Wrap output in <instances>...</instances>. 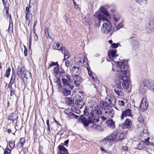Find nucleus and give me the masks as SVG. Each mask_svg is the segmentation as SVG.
Here are the masks:
<instances>
[{"mask_svg":"<svg viewBox=\"0 0 154 154\" xmlns=\"http://www.w3.org/2000/svg\"><path fill=\"white\" fill-rule=\"evenodd\" d=\"M120 65L119 66L120 71L119 70H117L119 80L121 83H122V85L124 88L128 89L129 88L130 82L127 62L122 61L121 62Z\"/></svg>","mask_w":154,"mask_h":154,"instance_id":"f257e3e1","label":"nucleus"},{"mask_svg":"<svg viewBox=\"0 0 154 154\" xmlns=\"http://www.w3.org/2000/svg\"><path fill=\"white\" fill-rule=\"evenodd\" d=\"M100 10L102 13L103 14V16L100 11L96 12L94 15V21L95 22L97 23H100L102 20L103 21H107L106 17H110V15L108 11L104 6H102L100 8Z\"/></svg>","mask_w":154,"mask_h":154,"instance_id":"f03ea898","label":"nucleus"},{"mask_svg":"<svg viewBox=\"0 0 154 154\" xmlns=\"http://www.w3.org/2000/svg\"><path fill=\"white\" fill-rule=\"evenodd\" d=\"M118 135L117 132H114L111 135L104 138L101 142L105 146L109 147L113 144V141L116 139Z\"/></svg>","mask_w":154,"mask_h":154,"instance_id":"7ed1b4c3","label":"nucleus"},{"mask_svg":"<svg viewBox=\"0 0 154 154\" xmlns=\"http://www.w3.org/2000/svg\"><path fill=\"white\" fill-rule=\"evenodd\" d=\"M90 119L88 120L85 117H83L82 115L81 117L79 118V119L81 120V122L82 123L85 127L88 126L89 123H92L94 124L98 122L99 121L100 117L97 115L94 116L91 115Z\"/></svg>","mask_w":154,"mask_h":154,"instance_id":"20e7f679","label":"nucleus"},{"mask_svg":"<svg viewBox=\"0 0 154 154\" xmlns=\"http://www.w3.org/2000/svg\"><path fill=\"white\" fill-rule=\"evenodd\" d=\"M106 23H104L103 24L101 31L103 33L110 34L112 30V25L111 23L107 19Z\"/></svg>","mask_w":154,"mask_h":154,"instance_id":"39448f33","label":"nucleus"},{"mask_svg":"<svg viewBox=\"0 0 154 154\" xmlns=\"http://www.w3.org/2000/svg\"><path fill=\"white\" fill-rule=\"evenodd\" d=\"M116 101V99L114 96L111 94H109L106 98L105 103L107 105L113 106L115 104Z\"/></svg>","mask_w":154,"mask_h":154,"instance_id":"423d86ee","label":"nucleus"},{"mask_svg":"<svg viewBox=\"0 0 154 154\" xmlns=\"http://www.w3.org/2000/svg\"><path fill=\"white\" fill-rule=\"evenodd\" d=\"M104 110L105 116L109 119H112L114 114V111L112 108L110 106H106Z\"/></svg>","mask_w":154,"mask_h":154,"instance_id":"0eeeda50","label":"nucleus"},{"mask_svg":"<svg viewBox=\"0 0 154 154\" xmlns=\"http://www.w3.org/2000/svg\"><path fill=\"white\" fill-rule=\"evenodd\" d=\"M81 68L80 67L79 65H76V66H74L70 70L71 73L75 76L77 74H79L81 72Z\"/></svg>","mask_w":154,"mask_h":154,"instance_id":"6e6552de","label":"nucleus"},{"mask_svg":"<svg viewBox=\"0 0 154 154\" xmlns=\"http://www.w3.org/2000/svg\"><path fill=\"white\" fill-rule=\"evenodd\" d=\"M103 110V108H102L101 106H97V108L91 111L90 115H93L94 114H96L101 115L102 113Z\"/></svg>","mask_w":154,"mask_h":154,"instance_id":"1a4fd4ad","label":"nucleus"},{"mask_svg":"<svg viewBox=\"0 0 154 154\" xmlns=\"http://www.w3.org/2000/svg\"><path fill=\"white\" fill-rule=\"evenodd\" d=\"M73 79L74 81V84L76 87L79 86L82 81V78L80 76H79L78 75H75Z\"/></svg>","mask_w":154,"mask_h":154,"instance_id":"9d476101","label":"nucleus"},{"mask_svg":"<svg viewBox=\"0 0 154 154\" xmlns=\"http://www.w3.org/2000/svg\"><path fill=\"white\" fill-rule=\"evenodd\" d=\"M59 150L57 152V154H69L67 150L62 144L58 146Z\"/></svg>","mask_w":154,"mask_h":154,"instance_id":"9b49d317","label":"nucleus"},{"mask_svg":"<svg viewBox=\"0 0 154 154\" xmlns=\"http://www.w3.org/2000/svg\"><path fill=\"white\" fill-rule=\"evenodd\" d=\"M140 110L142 111H144L147 109L148 107V103L145 101L144 98H143L141 101L140 105Z\"/></svg>","mask_w":154,"mask_h":154,"instance_id":"f8f14e48","label":"nucleus"},{"mask_svg":"<svg viewBox=\"0 0 154 154\" xmlns=\"http://www.w3.org/2000/svg\"><path fill=\"white\" fill-rule=\"evenodd\" d=\"M131 110L130 109H128L124 111H122V116H121V119L123 120L124 117H127V116H131Z\"/></svg>","mask_w":154,"mask_h":154,"instance_id":"ddd939ff","label":"nucleus"},{"mask_svg":"<svg viewBox=\"0 0 154 154\" xmlns=\"http://www.w3.org/2000/svg\"><path fill=\"white\" fill-rule=\"evenodd\" d=\"M146 29L147 33H150L153 31L154 26L152 23H149L146 25Z\"/></svg>","mask_w":154,"mask_h":154,"instance_id":"4468645a","label":"nucleus"},{"mask_svg":"<svg viewBox=\"0 0 154 154\" xmlns=\"http://www.w3.org/2000/svg\"><path fill=\"white\" fill-rule=\"evenodd\" d=\"M131 124V120L129 119H127L122 125V128H129Z\"/></svg>","mask_w":154,"mask_h":154,"instance_id":"2eb2a0df","label":"nucleus"},{"mask_svg":"<svg viewBox=\"0 0 154 154\" xmlns=\"http://www.w3.org/2000/svg\"><path fill=\"white\" fill-rule=\"evenodd\" d=\"M53 49L55 50H58L59 51H61L62 54H63V50H64L65 48L64 47H60V43H55L53 45Z\"/></svg>","mask_w":154,"mask_h":154,"instance_id":"dca6fc26","label":"nucleus"},{"mask_svg":"<svg viewBox=\"0 0 154 154\" xmlns=\"http://www.w3.org/2000/svg\"><path fill=\"white\" fill-rule=\"evenodd\" d=\"M116 53V51L115 49L112 50L108 52V55L111 59L113 60L118 56Z\"/></svg>","mask_w":154,"mask_h":154,"instance_id":"f3484780","label":"nucleus"},{"mask_svg":"<svg viewBox=\"0 0 154 154\" xmlns=\"http://www.w3.org/2000/svg\"><path fill=\"white\" fill-rule=\"evenodd\" d=\"M62 81L63 85V86L66 87V86H68L71 90H72L73 89L74 86L73 85L69 84L66 79L63 78L62 79Z\"/></svg>","mask_w":154,"mask_h":154,"instance_id":"a211bd4d","label":"nucleus"},{"mask_svg":"<svg viewBox=\"0 0 154 154\" xmlns=\"http://www.w3.org/2000/svg\"><path fill=\"white\" fill-rule=\"evenodd\" d=\"M66 104L71 107L74 105V100L71 97H66Z\"/></svg>","mask_w":154,"mask_h":154,"instance_id":"6ab92c4d","label":"nucleus"},{"mask_svg":"<svg viewBox=\"0 0 154 154\" xmlns=\"http://www.w3.org/2000/svg\"><path fill=\"white\" fill-rule=\"evenodd\" d=\"M25 72V70H22V68L18 66L17 68V73L19 77L20 78H23V75Z\"/></svg>","mask_w":154,"mask_h":154,"instance_id":"aec40b11","label":"nucleus"},{"mask_svg":"<svg viewBox=\"0 0 154 154\" xmlns=\"http://www.w3.org/2000/svg\"><path fill=\"white\" fill-rule=\"evenodd\" d=\"M62 93L63 96H66L70 94L71 91L66 88V87L63 86L62 88Z\"/></svg>","mask_w":154,"mask_h":154,"instance_id":"412c9836","label":"nucleus"},{"mask_svg":"<svg viewBox=\"0 0 154 154\" xmlns=\"http://www.w3.org/2000/svg\"><path fill=\"white\" fill-rule=\"evenodd\" d=\"M75 104H76L78 107L80 109L84 105V101L80 99H78L75 102Z\"/></svg>","mask_w":154,"mask_h":154,"instance_id":"4be33fe9","label":"nucleus"},{"mask_svg":"<svg viewBox=\"0 0 154 154\" xmlns=\"http://www.w3.org/2000/svg\"><path fill=\"white\" fill-rule=\"evenodd\" d=\"M106 123L107 125L110 128L112 129H113L114 128L115 126V123L113 120L110 119L109 120H107L106 121Z\"/></svg>","mask_w":154,"mask_h":154,"instance_id":"5701e85b","label":"nucleus"},{"mask_svg":"<svg viewBox=\"0 0 154 154\" xmlns=\"http://www.w3.org/2000/svg\"><path fill=\"white\" fill-rule=\"evenodd\" d=\"M18 116L16 114L12 113L8 117V119L10 120L14 121L18 119Z\"/></svg>","mask_w":154,"mask_h":154,"instance_id":"b1692460","label":"nucleus"},{"mask_svg":"<svg viewBox=\"0 0 154 154\" xmlns=\"http://www.w3.org/2000/svg\"><path fill=\"white\" fill-rule=\"evenodd\" d=\"M114 91L115 93L119 97L123 96L124 94L120 90L118 89H114Z\"/></svg>","mask_w":154,"mask_h":154,"instance_id":"393cba45","label":"nucleus"},{"mask_svg":"<svg viewBox=\"0 0 154 154\" xmlns=\"http://www.w3.org/2000/svg\"><path fill=\"white\" fill-rule=\"evenodd\" d=\"M23 77L26 79H29L31 77V75L30 72L25 70V72L23 75Z\"/></svg>","mask_w":154,"mask_h":154,"instance_id":"a878e982","label":"nucleus"},{"mask_svg":"<svg viewBox=\"0 0 154 154\" xmlns=\"http://www.w3.org/2000/svg\"><path fill=\"white\" fill-rule=\"evenodd\" d=\"M4 6V10H5L6 13L5 14V16H6L7 18H8V10H9V4L8 5H5Z\"/></svg>","mask_w":154,"mask_h":154,"instance_id":"bb28decb","label":"nucleus"},{"mask_svg":"<svg viewBox=\"0 0 154 154\" xmlns=\"http://www.w3.org/2000/svg\"><path fill=\"white\" fill-rule=\"evenodd\" d=\"M132 46L133 47L135 48L136 49H137L139 47V44L137 41L135 40L133 41L132 42Z\"/></svg>","mask_w":154,"mask_h":154,"instance_id":"cd10ccee","label":"nucleus"},{"mask_svg":"<svg viewBox=\"0 0 154 154\" xmlns=\"http://www.w3.org/2000/svg\"><path fill=\"white\" fill-rule=\"evenodd\" d=\"M63 51H64V59H67L69 57L70 54H69L67 50H66L65 49L64 50H63Z\"/></svg>","mask_w":154,"mask_h":154,"instance_id":"c85d7f7f","label":"nucleus"},{"mask_svg":"<svg viewBox=\"0 0 154 154\" xmlns=\"http://www.w3.org/2000/svg\"><path fill=\"white\" fill-rule=\"evenodd\" d=\"M15 78V73L12 74L11 77V79L9 85H11L14 83V80Z\"/></svg>","mask_w":154,"mask_h":154,"instance_id":"c756f323","label":"nucleus"},{"mask_svg":"<svg viewBox=\"0 0 154 154\" xmlns=\"http://www.w3.org/2000/svg\"><path fill=\"white\" fill-rule=\"evenodd\" d=\"M57 86L58 89L59 90H60L62 87V85L60 79L59 78H57Z\"/></svg>","mask_w":154,"mask_h":154,"instance_id":"7c9ffc66","label":"nucleus"},{"mask_svg":"<svg viewBox=\"0 0 154 154\" xmlns=\"http://www.w3.org/2000/svg\"><path fill=\"white\" fill-rule=\"evenodd\" d=\"M66 72L65 71L62 69H60L58 73L59 75L61 77H63L65 75Z\"/></svg>","mask_w":154,"mask_h":154,"instance_id":"2f4dec72","label":"nucleus"},{"mask_svg":"<svg viewBox=\"0 0 154 154\" xmlns=\"http://www.w3.org/2000/svg\"><path fill=\"white\" fill-rule=\"evenodd\" d=\"M136 2L141 5H146L147 3L146 0H137Z\"/></svg>","mask_w":154,"mask_h":154,"instance_id":"473e14b6","label":"nucleus"},{"mask_svg":"<svg viewBox=\"0 0 154 154\" xmlns=\"http://www.w3.org/2000/svg\"><path fill=\"white\" fill-rule=\"evenodd\" d=\"M142 84H143V85L140 86L139 88L140 92L141 94L143 93L145 91V88H144L145 87V85H144L143 83H142Z\"/></svg>","mask_w":154,"mask_h":154,"instance_id":"72a5a7b5","label":"nucleus"},{"mask_svg":"<svg viewBox=\"0 0 154 154\" xmlns=\"http://www.w3.org/2000/svg\"><path fill=\"white\" fill-rule=\"evenodd\" d=\"M100 126L96 124H94L91 126V128L92 129L97 131L100 130Z\"/></svg>","mask_w":154,"mask_h":154,"instance_id":"f704fd0d","label":"nucleus"},{"mask_svg":"<svg viewBox=\"0 0 154 154\" xmlns=\"http://www.w3.org/2000/svg\"><path fill=\"white\" fill-rule=\"evenodd\" d=\"M137 145V148L139 150L143 149L145 146V145L143 144V143H139Z\"/></svg>","mask_w":154,"mask_h":154,"instance_id":"c9c22d12","label":"nucleus"},{"mask_svg":"<svg viewBox=\"0 0 154 154\" xmlns=\"http://www.w3.org/2000/svg\"><path fill=\"white\" fill-rule=\"evenodd\" d=\"M11 71V68L9 67L8 69L6 70L5 74V76L6 77H8L10 75V72Z\"/></svg>","mask_w":154,"mask_h":154,"instance_id":"e433bc0d","label":"nucleus"},{"mask_svg":"<svg viewBox=\"0 0 154 154\" xmlns=\"http://www.w3.org/2000/svg\"><path fill=\"white\" fill-rule=\"evenodd\" d=\"M89 109H88L87 107H85V109L84 111V114L86 116H88L89 115Z\"/></svg>","mask_w":154,"mask_h":154,"instance_id":"4c0bfd02","label":"nucleus"},{"mask_svg":"<svg viewBox=\"0 0 154 154\" xmlns=\"http://www.w3.org/2000/svg\"><path fill=\"white\" fill-rule=\"evenodd\" d=\"M9 146L10 148L12 149H14L15 147V141L14 142L10 141L9 142Z\"/></svg>","mask_w":154,"mask_h":154,"instance_id":"58836bf2","label":"nucleus"},{"mask_svg":"<svg viewBox=\"0 0 154 154\" xmlns=\"http://www.w3.org/2000/svg\"><path fill=\"white\" fill-rule=\"evenodd\" d=\"M125 138V135L123 133H120L119 136L118 140H120L124 139Z\"/></svg>","mask_w":154,"mask_h":154,"instance_id":"ea45409f","label":"nucleus"},{"mask_svg":"<svg viewBox=\"0 0 154 154\" xmlns=\"http://www.w3.org/2000/svg\"><path fill=\"white\" fill-rule=\"evenodd\" d=\"M149 88L152 90L153 92H154V82H150Z\"/></svg>","mask_w":154,"mask_h":154,"instance_id":"a19ab883","label":"nucleus"},{"mask_svg":"<svg viewBox=\"0 0 154 154\" xmlns=\"http://www.w3.org/2000/svg\"><path fill=\"white\" fill-rule=\"evenodd\" d=\"M137 121L140 123H143L144 122V120L143 116L140 115L137 118Z\"/></svg>","mask_w":154,"mask_h":154,"instance_id":"79ce46f5","label":"nucleus"},{"mask_svg":"<svg viewBox=\"0 0 154 154\" xmlns=\"http://www.w3.org/2000/svg\"><path fill=\"white\" fill-rule=\"evenodd\" d=\"M120 17V15L119 14L115 15L114 16L113 19L115 21L117 22L119 20Z\"/></svg>","mask_w":154,"mask_h":154,"instance_id":"37998d69","label":"nucleus"},{"mask_svg":"<svg viewBox=\"0 0 154 154\" xmlns=\"http://www.w3.org/2000/svg\"><path fill=\"white\" fill-rule=\"evenodd\" d=\"M88 75H89L92 78V80H94V81L96 82H97V81H98L97 79L95 77H94V75H93V73L90 74H89Z\"/></svg>","mask_w":154,"mask_h":154,"instance_id":"c03bdc74","label":"nucleus"},{"mask_svg":"<svg viewBox=\"0 0 154 154\" xmlns=\"http://www.w3.org/2000/svg\"><path fill=\"white\" fill-rule=\"evenodd\" d=\"M70 118H74L76 119H78L79 117L78 116L75 115L73 113H71L70 114Z\"/></svg>","mask_w":154,"mask_h":154,"instance_id":"a18cd8bd","label":"nucleus"},{"mask_svg":"<svg viewBox=\"0 0 154 154\" xmlns=\"http://www.w3.org/2000/svg\"><path fill=\"white\" fill-rule=\"evenodd\" d=\"M25 140L24 138H21L20 140V144H21V147H22L24 145L25 143Z\"/></svg>","mask_w":154,"mask_h":154,"instance_id":"49530a36","label":"nucleus"},{"mask_svg":"<svg viewBox=\"0 0 154 154\" xmlns=\"http://www.w3.org/2000/svg\"><path fill=\"white\" fill-rule=\"evenodd\" d=\"M60 69H59L57 67H55L54 69V73L56 75H57L59 72Z\"/></svg>","mask_w":154,"mask_h":154,"instance_id":"de8ad7c7","label":"nucleus"},{"mask_svg":"<svg viewBox=\"0 0 154 154\" xmlns=\"http://www.w3.org/2000/svg\"><path fill=\"white\" fill-rule=\"evenodd\" d=\"M123 26V23H120L119 24L118 27H117L116 26H115V28H116V29H115V31L117 29H119L120 28H122Z\"/></svg>","mask_w":154,"mask_h":154,"instance_id":"09e8293b","label":"nucleus"},{"mask_svg":"<svg viewBox=\"0 0 154 154\" xmlns=\"http://www.w3.org/2000/svg\"><path fill=\"white\" fill-rule=\"evenodd\" d=\"M48 30V29L47 28H46L45 29V35L47 38H48V37H50L51 38V37L50 36L49 34Z\"/></svg>","mask_w":154,"mask_h":154,"instance_id":"8fccbe9b","label":"nucleus"},{"mask_svg":"<svg viewBox=\"0 0 154 154\" xmlns=\"http://www.w3.org/2000/svg\"><path fill=\"white\" fill-rule=\"evenodd\" d=\"M64 112L67 115H69L72 113L71 110L69 109H66L64 111Z\"/></svg>","mask_w":154,"mask_h":154,"instance_id":"3c124183","label":"nucleus"},{"mask_svg":"<svg viewBox=\"0 0 154 154\" xmlns=\"http://www.w3.org/2000/svg\"><path fill=\"white\" fill-rule=\"evenodd\" d=\"M55 65H57V66H58V64L57 63V62H56V63H55L54 62H52L51 63L49 66V67H51L52 66H55Z\"/></svg>","mask_w":154,"mask_h":154,"instance_id":"603ef678","label":"nucleus"},{"mask_svg":"<svg viewBox=\"0 0 154 154\" xmlns=\"http://www.w3.org/2000/svg\"><path fill=\"white\" fill-rule=\"evenodd\" d=\"M65 65L67 67H69L71 66V63L68 60H66L65 62Z\"/></svg>","mask_w":154,"mask_h":154,"instance_id":"864d4df0","label":"nucleus"},{"mask_svg":"<svg viewBox=\"0 0 154 154\" xmlns=\"http://www.w3.org/2000/svg\"><path fill=\"white\" fill-rule=\"evenodd\" d=\"M24 54L25 56H26L28 54L27 51L28 50L27 48H26V46L25 45H24Z\"/></svg>","mask_w":154,"mask_h":154,"instance_id":"5fc2aeb1","label":"nucleus"},{"mask_svg":"<svg viewBox=\"0 0 154 154\" xmlns=\"http://www.w3.org/2000/svg\"><path fill=\"white\" fill-rule=\"evenodd\" d=\"M119 44V43L116 44L115 43H114L112 44L111 47L112 48H116L118 47V45Z\"/></svg>","mask_w":154,"mask_h":154,"instance_id":"6e6d98bb","label":"nucleus"},{"mask_svg":"<svg viewBox=\"0 0 154 154\" xmlns=\"http://www.w3.org/2000/svg\"><path fill=\"white\" fill-rule=\"evenodd\" d=\"M100 150H101V151H103V152H105L106 153H110L109 152H108V151H107V150H105V149H104L102 147H101L100 148Z\"/></svg>","mask_w":154,"mask_h":154,"instance_id":"4d7b16f0","label":"nucleus"},{"mask_svg":"<svg viewBox=\"0 0 154 154\" xmlns=\"http://www.w3.org/2000/svg\"><path fill=\"white\" fill-rule=\"evenodd\" d=\"M11 95L12 96L15 94V91L13 89H12V87L11 86Z\"/></svg>","mask_w":154,"mask_h":154,"instance_id":"13d9d810","label":"nucleus"},{"mask_svg":"<svg viewBox=\"0 0 154 154\" xmlns=\"http://www.w3.org/2000/svg\"><path fill=\"white\" fill-rule=\"evenodd\" d=\"M68 82L70 83H71L72 82V80L71 79L69 75H67L66 76Z\"/></svg>","mask_w":154,"mask_h":154,"instance_id":"bf43d9fd","label":"nucleus"},{"mask_svg":"<svg viewBox=\"0 0 154 154\" xmlns=\"http://www.w3.org/2000/svg\"><path fill=\"white\" fill-rule=\"evenodd\" d=\"M90 23V20L89 19H87L86 20L85 25L86 26H89Z\"/></svg>","mask_w":154,"mask_h":154,"instance_id":"052dcab7","label":"nucleus"},{"mask_svg":"<svg viewBox=\"0 0 154 154\" xmlns=\"http://www.w3.org/2000/svg\"><path fill=\"white\" fill-rule=\"evenodd\" d=\"M29 16H30L29 14H28H28L26 13V19L27 21H28L29 20V18H30Z\"/></svg>","mask_w":154,"mask_h":154,"instance_id":"680f3d73","label":"nucleus"},{"mask_svg":"<svg viewBox=\"0 0 154 154\" xmlns=\"http://www.w3.org/2000/svg\"><path fill=\"white\" fill-rule=\"evenodd\" d=\"M100 105L99 106H101L102 108L104 107L105 105L104 102L103 101H100Z\"/></svg>","mask_w":154,"mask_h":154,"instance_id":"e2e57ef3","label":"nucleus"},{"mask_svg":"<svg viewBox=\"0 0 154 154\" xmlns=\"http://www.w3.org/2000/svg\"><path fill=\"white\" fill-rule=\"evenodd\" d=\"M145 143L146 144V145L154 146V144L153 143H151V142H146Z\"/></svg>","mask_w":154,"mask_h":154,"instance_id":"0e129e2a","label":"nucleus"},{"mask_svg":"<svg viewBox=\"0 0 154 154\" xmlns=\"http://www.w3.org/2000/svg\"><path fill=\"white\" fill-rule=\"evenodd\" d=\"M73 1V3L74 5V6L75 8L77 9L79 7V5L77 4L74 1Z\"/></svg>","mask_w":154,"mask_h":154,"instance_id":"69168bd1","label":"nucleus"},{"mask_svg":"<svg viewBox=\"0 0 154 154\" xmlns=\"http://www.w3.org/2000/svg\"><path fill=\"white\" fill-rule=\"evenodd\" d=\"M26 13L29 14V8L28 7H27L26 9Z\"/></svg>","mask_w":154,"mask_h":154,"instance_id":"338daca9","label":"nucleus"},{"mask_svg":"<svg viewBox=\"0 0 154 154\" xmlns=\"http://www.w3.org/2000/svg\"><path fill=\"white\" fill-rule=\"evenodd\" d=\"M147 131L146 130L144 129L143 132L141 133L140 135H141V136H143V134H145L147 132Z\"/></svg>","mask_w":154,"mask_h":154,"instance_id":"774afa93","label":"nucleus"}]
</instances>
